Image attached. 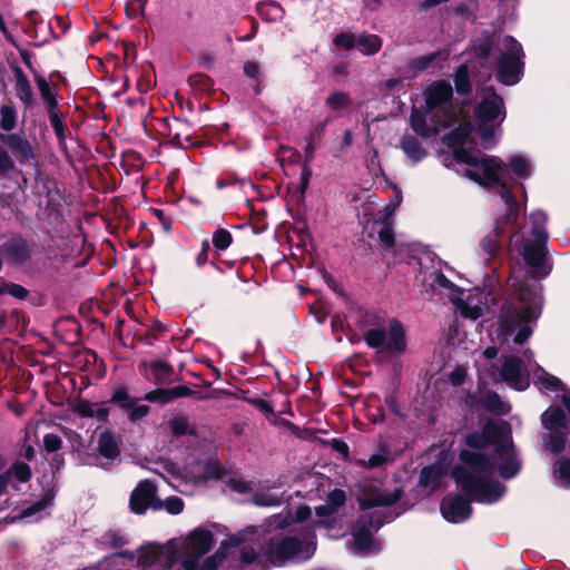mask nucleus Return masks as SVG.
<instances>
[{
    "instance_id": "obj_1",
    "label": "nucleus",
    "mask_w": 570,
    "mask_h": 570,
    "mask_svg": "<svg viewBox=\"0 0 570 570\" xmlns=\"http://www.w3.org/2000/svg\"><path fill=\"white\" fill-rule=\"evenodd\" d=\"M504 434V428L491 419L482 425L480 431L465 434L463 441L468 449L460 450L458 454L461 465L478 473H492L495 469L494 455L483 451L493 446V452H502L505 448Z\"/></svg>"
},
{
    "instance_id": "obj_2",
    "label": "nucleus",
    "mask_w": 570,
    "mask_h": 570,
    "mask_svg": "<svg viewBox=\"0 0 570 570\" xmlns=\"http://www.w3.org/2000/svg\"><path fill=\"white\" fill-rule=\"evenodd\" d=\"M542 296L539 291L529 285H521L515 302H505L502 306L503 325L508 332L520 327L514 335V343L523 345L531 336L528 325L541 314Z\"/></svg>"
},
{
    "instance_id": "obj_3",
    "label": "nucleus",
    "mask_w": 570,
    "mask_h": 570,
    "mask_svg": "<svg viewBox=\"0 0 570 570\" xmlns=\"http://www.w3.org/2000/svg\"><path fill=\"white\" fill-rule=\"evenodd\" d=\"M483 474L460 464L454 465L451 470V478L471 501L482 504L499 502L507 491L505 485Z\"/></svg>"
},
{
    "instance_id": "obj_4",
    "label": "nucleus",
    "mask_w": 570,
    "mask_h": 570,
    "mask_svg": "<svg viewBox=\"0 0 570 570\" xmlns=\"http://www.w3.org/2000/svg\"><path fill=\"white\" fill-rule=\"evenodd\" d=\"M474 116L478 120V135L482 141L494 138L497 127H500L507 117L503 97L493 86L484 88V96L474 107Z\"/></svg>"
},
{
    "instance_id": "obj_5",
    "label": "nucleus",
    "mask_w": 570,
    "mask_h": 570,
    "mask_svg": "<svg viewBox=\"0 0 570 570\" xmlns=\"http://www.w3.org/2000/svg\"><path fill=\"white\" fill-rule=\"evenodd\" d=\"M315 547L309 546L296 535L276 534L271 537L265 547L264 556L274 567L282 568L295 561H307L314 554Z\"/></svg>"
},
{
    "instance_id": "obj_6",
    "label": "nucleus",
    "mask_w": 570,
    "mask_h": 570,
    "mask_svg": "<svg viewBox=\"0 0 570 570\" xmlns=\"http://www.w3.org/2000/svg\"><path fill=\"white\" fill-rule=\"evenodd\" d=\"M542 426L548 434L542 438V446L550 456H558L566 450L570 428L563 409L559 405L549 406L540 416Z\"/></svg>"
},
{
    "instance_id": "obj_7",
    "label": "nucleus",
    "mask_w": 570,
    "mask_h": 570,
    "mask_svg": "<svg viewBox=\"0 0 570 570\" xmlns=\"http://www.w3.org/2000/svg\"><path fill=\"white\" fill-rule=\"evenodd\" d=\"M363 338L370 348L383 350L394 356L402 355L407 345L404 326L396 318L390 320L387 332L384 326L370 328Z\"/></svg>"
},
{
    "instance_id": "obj_8",
    "label": "nucleus",
    "mask_w": 570,
    "mask_h": 570,
    "mask_svg": "<svg viewBox=\"0 0 570 570\" xmlns=\"http://www.w3.org/2000/svg\"><path fill=\"white\" fill-rule=\"evenodd\" d=\"M507 51L501 53L497 68V80L505 86L517 85L524 72V52L521 43L513 37H507Z\"/></svg>"
},
{
    "instance_id": "obj_9",
    "label": "nucleus",
    "mask_w": 570,
    "mask_h": 570,
    "mask_svg": "<svg viewBox=\"0 0 570 570\" xmlns=\"http://www.w3.org/2000/svg\"><path fill=\"white\" fill-rule=\"evenodd\" d=\"M453 98V88L446 80H436L429 85L424 91V102L426 112H433L441 108L444 120L441 122L443 127H450L458 120V115L452 107L444 106L451 102Z\"/></svg>"
},
{
    "instance_id": "obj_10",
    "label": "nucleus",
    "mask_w": 570,
    "mask_h": 570,
    "mask_svg": "<svg viewBox=\"0 0 570 570\" xmlns=\"http://www.w3.org/2000/svg\"><path fill=\"white\" fill-rule=\"evenodd\" d=\"M36 246L33 239L26 237L21 233H11L0 244V255L8 266L20 268L30 262Z\"/></svg>"
},
{
    "instance_id": "obj_11",
    "label": "nucleus",
    "mask_w": 570,
    "mask_h": 570,
    "mask_svg": "<svg viewBox=\"0 0 570 570\" xmlns=\"http://www.w3.org/2000/svg\"><path fill=\"white\" fill-rule=\"evenodd\" d=\"M533 240L528 242L522 247V258L524 263L533 269L538 278L547 277L552 271V264L547 258L548 233L537 232L532 236Z\"/></svg>"
},
{
    "instance_id": "obj_12",
    "label": "nucleus",
    "mask_w": 570,
    "mask_h": 570,
    "mask_svg": "<svg viewBox=\"0 0 570 570\" xmlns=\"http://www.w3.org/2000/svg\"><path fill=\"white\" fill-rule=\"evenodd\" d=\"M161 122V132L169 140V144L176 148H187L198 145L194 136L193 122L179 117H165L159 119Z\"/></svg>"
},
{
    "instance_id": "obj_13",
    "label": "nucleus",
    "mask_w": 570,
    "mask_h": 570,
    "mask_svg": "<svg viewBox=\"0 0 570 570\" xmlns=\"http://www.w3.org/2000/svg\"><path fill=\"white\" fill-rule=\"evenodd\" d=\"M164 502L157 495V488L150 480L140 481L129 498V509L137 515L145 514L148 509L159 511Z\"/></svg>"
},
{
    "instance_id": "obj_14",
    "label": "nucleus",
    "mask_w": 570,
    "mask_h": 570,
    "mask_svg": "<svg viewBox=\"0 0 570 570\" xmlns=\"http://www.w3.org/2000/svg\"><path fill=\"white\" fill-rule=\"evenodd\" d=\"M403 495V490L396 488L392 492H380L376 488L362 487L357 497V503L361 511L371 510L376 507H391L397 503Z\"/></svg>"
},
{
    "instance_id": "obj_15",
    "label": "nucleus",
    "mask_w": 570,
    "mask_h": 570,
    "mask_svg": "<svg viewBox=\"0 0 570 570\" xmlns=\"http://www.w3.org/2000/svg\"><path fill=\"white\" fill-rule=\"evenodd\" d=\"M440 512L448 522L455 524L468 520L472 515L473 509L471 500L458 493L442 499Z\"/></svg>"
},
{
    "instance_id": "obj_16",
    "label": "nucleus",
    "mask_w": 570,
    "mask_h": 570,
    "mask_svg": "<svg viewBox=\"0 0 570 570\" xmlns=\"http://www.w3.org/2000/svg\"><path fill=\"white\" fill-rule=\"evenodd\" d=\"M352 550L355 554H368L371 551H379L380 543L375 540L371 530V521L355 520L352 530Z\"/></svg>"
},
{
    "instance_id": "obj_17",
    "label": "nucleus",
    "mask_w": 570,
    "mask_h": 570,
    "mask_svg": "<svg viewBox=\"0 0 570 570\" xmlns=\"http://www.w3.org/2000/svg\"><path fill=\"white\" fill-rule=\"evenodd\" d=\"M504 450L493 452L495 469L499 475L504 480L517 476L521 470V461L518 459L513 442L504 440Z\"/></svg>"
},
{
    "instance_id": "obj_18",
    "label": "nucleus",
    "mask_w": 570,
    "mask_h": 570,
    "mask_svg": "<svg viewBox=\"0 0 570 570\" xmlns=\"http://www.w3.org/2000/svg\"><path fill=\"white\" fill-rule=\"evenodd\" d=\"M481 187L487 189L498 188L504 179L500 175L505 171V163L498 156H483Z\"/></svg>"
},
{
    "instance_id": "obj_19",
    "label": "nucleus",
    "mask_w": 570,
    "mask_h": 570,
    "mask_svg": "<svg viewBox=\"0 0 570 570\" xmlns=\"http://www.w3.org/2000/svg\"><path fill=\"white\" fill-rule=\"evenodd\" d=\"M196 392L187 385H178L174 387L158 386L155 390L148 391L144 394L141 400L157 403L159 405H166L180 397L194 396Z\"/></svg>"
},
{
    "instance_id": "obj_20",
    "label": "nucleus",
    "mask_w": 570,
    "mask_h": 570,
    "mask_svg": "<svg viewBox=\"0 0 570 570\" xmlns=\"http://www.w3.org/2000/svg\"><path fill=\"white\" fill-rule=\"evenodd\" d=\"M0 141L8 147L21 165L28 164L35 158L31 144L21 134H1Z\"/></svg>"
},
{
    "instance_id": "obj_21",
    "label": "nucleus",
    "mask_w": 570,
    "mask_h": 570,
    "mask_svg": "<svg viewBox=\"0 0 570 570\" xmlns=\"http://www.w3.org/2000/svg\"><path fill=\"white\" fill-rule=\"evenodd\" d=\"M142 365L149 368V374L146 375V379L156 386L169 385L176 381L174 377V366L166 361L156 360L151 361L149 364L142 362L139 366Z\"/></svg>"
},
{
    "instance_id": "obj_22",
    "label": "nucleus",
    "mask_w": 570,
    "mask_h": 570,
    "mask_svg": "<svg viewBox=\"0 0 570 570\" xmlns=\"http://www.w3.org/2000/svg\"><path fill=\"white\" fill-rule=\"evenodd\" d=\"M121 439L114 431L106 429L102 431L97 441V451L100 456L109 463L115 462L121 454Z\"/></svg>"
},
{
    "instance_id": "obj_23",
    "label": "nucleus",
    "mask_w": 570,
    "mask_h": 570,
    "mask_svg": "<svg viewBox=\"0 0 570 570\" xmlns=\"http://www.w3.org/2000/svg\"><path fill=\"white\" fill-rule=\"evenodd\" d=\"M495 190L507 206L505 214L498 219L503 220L505 225H515L519 219L520 204L513 194L512 185L504 180Z\"/></svg>"
},
{
    "instance_id": "obj_24",
    "label": "nucleus",
    "mask_w": 570,
    "mask_h": 570,
    "mask_svg": "<svg viewBox=\"0 0 570 570\" xmlns=\"http://www.w3.org/2000/svg\"><path fill=\"white\" fill-rule=\"evenodd\" d=\"M213 543V532L204 528H197L187 535V543L184 550L198 556H205L212 549Z\"/></svg>"
},
{
    "instance_id": "obj_25",
    "label": "nucleus",
    "mask_w": 570,
    "mask_h": 570,
    "mask_svg": "<svg viewBox=\"0 0 570 570\" xmlns=\"http://www.w3.org/2000/svg\"><path fill=\"white\" fill-rule=\"evenodd\" d=\"M510 226L511 225H505L503 220L497 219L493 230L480 240V247L489 258L495 257L499 253L501 239L507 233V227Z\"/></svg>"
},
{
    "instance_id": "obj_26",
    "label": "nucleus",
    "mask_w": 570,
    "mask_h": 570,
    "mask_svg": "<svg viewBox=\"0 0 570 570\" xmlns=\"http://www.w3.org/2000/svg\"><path fill=\"white\" fill-rule=\"evenodd\" d=\"M430 112H426V108L421 110L420 108L413 106L410 115V126L412 130L420 137L428 139L438 134V130L431 127L426 117Z\"/></svg>"
},
{
    "instance_id": "obj_27",
    "label": "nucleus",
    "mask_w": 570,
    "mask_h": 570,
    "mask_svg": "<svg viewBox=\"0 0 570 570\" xmlns=\"http://www.w3.org/2000/svg\"><path fill=\"white\" fill-rule=\"evenodd\" d=\"M521 358L519 356H509L504 360L500 371L502 380L520 391L524 390V386H519L521 381Z\"/></svg>"
},
{
    "instance_id": "obj_28",
    "label": "nucleus",
    "mask_w": 570,
    "mask_h": 570,
    "mask_svg": "<svg viewBox=\"0 0 570 570\" xmlns=\"http://www.w3.org/2000/svg\"><path fill=\"white\" fill-rule=\"evenodd\" d=\"M12 70L16 77V95L26 108H31L33 106V92L30 81L19 66L12 67Z\"/></svg>"
},
{
    "instance_id": "obj_29",
    "label": "nucleus",
    "mask_w": 570,
    "mask_h": 570,
    "mask_svg": "<svg viewBox=\"0 0 570 570\" xmlns=\"http://www.w3.org/2000/svg\"><path fill=\"white\" fill-rule=\"evenodd\" d=\"M392 210L385 207L383 216L375 220V224H381L377 235L380 243L384 250L389 252L395 246V234L391 220Z\"/></svg>"
},
{
    "instance_id": "obj_30",
    "label": "nucleus",
    "mask_w": 570,
    "mask_h": 570,
    "mask_svg": "<svg viewBox=\"0 0 570 570\" xmlns=\"http://www.w3.org/2000/svg\"><path fill=\"white\" fill-rule=\"evenodd\" d=\"M400 147L414 164L422 161L429 155L420 140L409 134L402 136Z\"/></svg>"
},
{
    "instance_id": "obj_31",
    "label": "nucleus",
    "mask_w": 570,
    "mask_h": 570,
    "mask_svg": "<svg viewBox=\"0 0 570 570\" xmlns=\"http://www.w3.org/2000/svg\"><path fill=\"white\" fill-rule=\"evenodd\" d=\"M164 553V548L156 543H150L146 547H141L138 550V566L141 567L142 569L151 568L153 566L161 562Z\"/></svg>"
},
{
    "instance_id": "obj_32",
    "label": "nucleus",
    "mask_w": 570,
    "mask_h": 570,
    "mask_svg": "<svg viewBox=\"0 0 570 570\" xmlns=\"http://www.w3.org/2000/svg\"><path fill=\"white\" fill-rule=\"evenodd\" d=\"M454 89L459 96L469 98L473 92V83L466 63L456 67L453 75Z\"/></svg>"
},
{
    "instance_id": "obj_33",
    "label": "nucleus",
    "mask_w": 570,
    "mask_h": 570,
    "mask_svg": "<svg viewBox=\"0 0 570 570\" xmlns=\"http://www.w3.org/2000/svg\"><path fill=\"white\" fill-rule=\"evenodd\" d=\"M471 134L472 125L470 122H464L445 134L442 137V142L453 149L464 147L463 145L469 140Z\"/></svg>"
},
{
    "instance_id": "obj_34",
    "label": "nucleus",
    "mask_w": 570,
    "mask_h": 570,
    "mask_svg": "<svg viewBox=\"0 0 570 570\" xmlns=\"http://www.w3.org/2000/svg\"><path fill=\"white\" fill-rule=\"evenodd\" d=\"M256 11L263 20L268 22L279 21L285 14L283 7L274 0L259 1Z\"/></svg>"
},
{
    "instance_id": "obj_35",
    "label": "nucleus",
    "mask_w": 570,
    "mask_h": 570,
    "mask_svg": "<svg viewBox=\"0 0 570 570\" xmlns=\"http://www.w3.org/2000/svg\"><path fill=\"white\" fill-rule=\"evenodd\" d=\"M552 478L559 487L570 490V458L560 456L552 465Z\"/></svg>"
},
{
    "instance_id": "obj_36",
    "label": "nucleus",
    "mask_w": 570,
    "mask_h": 570,
    "mask_svg": "<svg viewBox=\"0 0 570 570\" xmlns=\"http://www.w3.org/2000/svg\"><path fill=\"white\" fill-rule=\"evenodd\" d=\"M138 399L129 394L128 387L125 384L116 386L110 395V399L106 401L111 405L118 406L120 410L127 412L137 402Z\"/></svg>"
},
{
    "instance_id": "obj_37",
    "label": "nucleus",
    "mask_w": 570,
    "mask_h": 570,
    "mask_svg": "<svg viewBox=\"0 0 570 570\" xmlns=\"http://www.w3.org/2000/svg\"><path fill=\"white\" fill-rule=\"evenodd\" d=\"M508 170L520 179L529 178L532 171L529 160L521 155H515L509 158L505 163V171Z\"/></svg>"
},
{
    "instance_id": "obj_38",
    "label": "nucleus",
    "mask_w": 570,
    "mask_h": 570,
    "mask_svg": "<svg viewBox=\"0 0 570 570\" xmlns=\"http://www.w3.org/2000/svg\"><path fill=\"white\" fill-rule=\"evenodd\" d=\"M444 476L443 468L440 464H430L424 466L419 476V484L421 487H436Z\"/></svg>"
},
{
    "instance_id": "obj_39",
    "label": "nucleus",
    "mask_w": 570,
    "mask_h": 570,
    "mask_svg": "<svg viewBox=\"0 0 570 570\" xmlns=\"http://www.w3.org/2000/svg\"><path fill=\"white\" fill-rule=\"evenodd\" d=\"M494 43V32L489 30L482 31L474 43L475 57L483 60L488 59L491 56Z\"/></svg>"
},
{
    "instance_id": "obj_40",
    "label": "nucleus",
    "mask_w": 570,
    "mask_h": 570,
    "mask_svg": "<svg viewBox=\"0 0 570 570\" xmlns=\"http://www.w3.org/2000/svg\"><path fill=\"white\" fill-rule=\"evenodd\" d=\"M55 497L56 492L53 488L48 489L47 491H45V493L41 495L39 500L35 501L20 512V518H30L47 509L48 507L52 505Z\"/></svg>"
},
{
    "instance_id": "obj_41",
    "label": "nucleus",
    "mask_w": 570,
    "mask_h": 570,
    "mask_svg": "<svg viewBox=\"0 0 570 570\" xmlns=\"http://www.w3.org/2000/svg\"><path fill=\"white\" fill-rule=\"evenodd\" d=\"M482 407L494 414V415H503L509 412V407L503 403L500 395L494 391H489L484 394L481 400Z\"/></svg>"
},
{
    "instance_id": "obj_42",
    "label": "nucleus",
    "mask_w": 570,
    "mask_h": 570,
    "mask_svg": "<svg viewBox=\"0 0 570 570\" xmlns=\"http://www.w3.org/2000/svg\"><path fill=\"white\" fill-rule=\"evenodd\" d=\"M357 47L363 55L373 56L381 50L382 40L376 35L363 33L357 39Z\"/></svg>"
},
{
    "instance_id": "obj_43",
    "label": "nucleus",
    "mask_w": 570,
    "mask_h": 570,
    "mask_svg": "<svg viewBox=\"0 0 570 570\" xmlns=\"http://www.w3.org/2000/svg\"><path fill=\"white\" fill-rule=\"evenodd\" d=\"M353 100L348 92L336 90L333 91L326 99L325 105L333 111H342L351 107Z\"/></svg>"
},
{
    "instance_id": "obj_44",
    "label": "nucleus",
    "mask_w": 570,
    "mask_h": 570,
    "mask_svg": "<svg viewBox=\"0 0 570 570\" xmlns=\"http://www.w3.org/2000/svg\"><path fill=\"white\" fill-rule=\"evenodd\" d=\"M127 535L120 530H108L100 537V543L110 549H118L128 544Z\"/></svg>"
},
{
    "instance_id": "obj_45",
    "label": "nucleus",
    "mask_w": 570,
    "mask_h": 570,
    "mask_svg": "<svg viewBox=\"0 0 570 570\" xmlns=\"http://www.w3.org/2000/svg\"><path fill=\"white\" fill-rule=\"evenodd\" d=\"M253 503L257 507H279L284 503L283 495L275 494L269 490H262L253 495Z\"/></svg>"
},
{
    "instance_id": "obj_46",
    "label": "nucleus",
    "mask_w": 570,
    "mask_h": 570,
    "mask_svg": "<svg viewBox=\"0 0 570 570\" xmlns=\"http://www.w3.org/2000/svg\"><path fill=\"white\" fill-rule=\"evenodd\" d=\"M440 55L441 51H434L424 56L412 58L407 62V68L415 73L425 71L440 57Z\"/></svg>"
},
{
    "instance_id": "obj_47",
    "label": "nucleus",
    "mask_w": 570,
    "mask_h": 570,
    "mask_svg": "<svg viewBox=\"0 0 570 570\" xmlns=\"http://www.w3.org/2000/svg\"><path fill=\"white\" fill-rule=\"evenodd\" d=\"M188 85L203 94H208L214 90V80L206 73H193L187 79Z\"/></svg>"
},
{
    "instance_id": "obj_48",
    "label": "nucleus",
    "mask_w": 570,
    "mask_h": 570,
    "mask_svg": "<svg viewBox=\"0 0 570 570\" xmlns=\"http://www.w3.org/2000/svg\"><path fill=\"white\" fill-rule=\"evenodd\" d=\"M170 433L174 438H180L184 435H195L194 430H189L187 417L184 415H176L169 421Z\"/></svg>"
},
{
    "instance_id": "obj_49",
    "label": "nucleus",
    "mask_w": 570,
    "mask_h": 570,
    "mask_svg": "<svg viewBox=\"0 0 570 570\" xmlns=\"http://www.w3.org/2000/svg\"><path fill=\"white\" fill-rule=\"evenodd\" d=\"M0 128L7 132L12 131L17 126L16 109L9 105H2L0 108Z\"/></svg>"
},
{
    "instance_id": "obj_50",
    "label": "nucleus",
    "mask_w": 570,
    "mask_h": 570,
    "mask_svg": "<svg viewBox=\"0 0 570 570\" xmlns=\"http://www.w3.org/2000/svg\"><path fill=\"white\" fill-rule=\"evenodd\" d=\"M225 475V469L215 458H209L204 464V479L220 480Z\"/></svg>"
},
{
    "instance_id": "obj_51",
    "label": "nucleus",
    "mask_w": 570,
    "mask_h": 570,
    "mask_svg": "<svg viewBox=\"0 0 570 570\" xmlns=\"http://www.w3.org/2000/svg\"><path fill=\"white\" fill-rule=\"evenodd\" d=\"M50 125L55 131L57 140L63 142L67 138L68 128L65 125L66 115L61 111L58 114L48 115Z\"/></svg>"
},
{
    "instance_id": "obj_52",
    "label": "nucleus",
    "mask_w": 570,
    "mask_h": 570,
    "mask_svg": "<svg viewBox=\"0 0 570 570\" xmlns=\"http://www.w3.org/2000/svg\"><path fill=\"white\" fill-rule=\"evenodd\" d=\"M453 157L458 163H462L473 167H480L483 161V156H474L464 147L454 148Z\"/></svg>"
},
{
    "instance_id": "obj_53",
    "label": "nucleus",
    "mask_w": 570,
    "mask_h": 570,
    "mask_svg": "<svg viewBox=\"0 0 570 570\" xmlns=\"http://www.w3.org/2000/svg\"><path fill=\"white\" fill-rule=\"evenodd\" d=\"M212 243L217 250H226L233 243V235L225 228H217L213 233Z\"/></svg>"
},
{
    "instance_id": "obj_54",
    "label": "nucleus",
    "mask_w": 570,
    "mask_h": 570,
    "mask_svg": "<svg viewBox=\"0 0 570 570\" xmlns=\"http://www.w3.org/2000/svg\"><path fill=\"white\" fill-rule=\"evenodd\" d=\"M9 294L14 298L18 299H24L29 295V291L17 283H8V282H1L0 283V295Z\"/></svg>"
},
{
    "instance_id": "obj_55",
    "label": "nucleus",
    "mask_w": 570,
    "mask_h": 570,
    "mask_svg": "<svg viewBox=\"0 0 570 570\" xmlns=\"http://www.w3.org/2000/svg\"><path fill=\"white\" fill-rule=\"evenodd\" d=\"M226 558L227 551L219 547L214 554L207 557L203 561L200 570H218L219 566L225 561Z\"/></svg>"
},
{
    "instance_id": "obj_56",
    "label": "nucleus",
    "mask_w": 570,
    "mask_h": 570,
    "mask_svg": "<svg viewBox=\"0 0 570 570\" xmlns=\"http://www.w3.org/2000/svg\"><path fill=\"white\" fill-rule=\"evenodd\" d=\"M8 472L9 474L12 473L14 478L22 483L30 481L32 478L31 468L27 463L20 461L13 462Z\"/></svg>"
},
{
    "instance_id": "obj_57",
    "label": "nucleus",
    "mask_w": 570,
    "mask_h": 570,
    "mask_svg": "<svg viewBox=\"0 0 570 570\" xmlns=\"http://www.w3.org/2000/svg\"><path fill=\"white\" fill-rule=\"evenodd\" d=\"M16 163L10 154L0 147V178H8L12 171H16Z\"/></svg>"
},
{
    "instance_id": "obj_58",
    "label": "nucleus",
    "mask_w": 570,
    "mask_h": 570,
    "mask_svg": "<svg viewBox=\"0 0 570 570\" xmlns=\"http://www.w3.org/2000/svg\"><path fill=\"white\" fill-rule=\"evenodd\" d=\"M33 79L39 89L41 99L43 101L49 98H53V96H58L57 90L50 85L49 80H47V78H45L41 73H36Z\"/></svg>"
},
{
    "instance_id": "obj_59",
    "label": "nucleus",
    "mask_w": 570,
    "mask_h": 570,
    "mask_svg": "<svg viewBox=\"0 0 570 570\" xmlns=\"http://www.w3.org/2000/svg\"><path fill=\"white\" fill-rule=\"evenodd\" d=\"M387 514L384 512L375 511L371 513L361 514L357 519L371 521V530L377 532L386 523Z\"/></svg>"
},
{
    "instance_id": "obj_60",
    "label": "nucleus",
    "mask_w": 570,
    "mask_h": 570,
    "mask_svg": "<svg viewBox=\"0 0 570 570\" xmlns=\"http://www.w3.org/2000/svg\"><path fill=\"white\" fill-rule=\"evenodd\" d=\"M532 228L531 235L535 236L537 232L542 230L543 233H548L546 229V224L548 222V215L542 210H537L531 214Z\"/></svg>"
},
{
    "instance_id": "obj_61",
    "label": "nucleus",
    "mask_w": 570,
    "mask_h": 570,
    "mask_svg": "<svg viewBox=\"0 0 570 570\" xmlns=\"http://www.w3.org/2000/svg\"><path fill=\"white\" fill-rule=\"evenodd\" d=\"M345 502H346V493L344 490L334 489L328 492L327 503L331 507H333V509H335L336 512L340 508H342L345 504Z\"/></svg>"
},
{
    "instance_id": "obj_62",
    "label": "nucleus",
    "mask_w": 570,
    "mask_h": 570,
    "mask_svg": "<svg viewBox=\"0 0 570 570\" xmlns=\"http://www.w3.org/2000/svg\"><path fill=\"white\" fill-rule=\"evenodd\" d=\"M333 43L335 47L343 48L345 50H352L356 45L353 35L347 32L337 33L333 39Z\"/></svg>"
},
{
    "instance_id": "obj_63",
    "label": "nucleus",
    "mask_w": 570,
    "mask_h": 570,
    "mask_svg": "<svg viewBox=\"0 0 570 570\" xmlns=\"http://www.w3.org/2000/svg\"><path fill=\"white\" fill-rule=\"evenodd\" d=\"M328 124V119H325L324 121H321L318 124H316L308 132L307 137H306V140L308 141H312L314 144H317V145H321L322 140H323V137H324V134H325V128Z\"/></svg>"
},
{
    "instance_id": "obj_64",
    "label": "nucleus",
    "mask_w": 570,
    "mask_h": 570,
    "mask_svg": "<svg viewBox=\"0 0 570 570\" xmlns=\"http://www.w3.org/2000/svg\"><path fill=\"white\" fill-rule=\"evenodd\" d=\"M43 446L48 453H55L62 446V440L59 435L48 433L43 436Z\"/></svg>"
}]
</instances>
